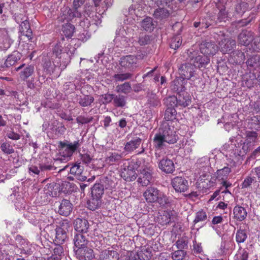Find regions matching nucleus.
Listing matches in <instances>:
<instances>
[{
	"instance_id": "obj_1",
	"label": "nucleus",
	"mask_w": 260,
	"mask_h": 260,
	"mask_svg": "<svg viewBox=\"0 0 260 260\" xmlns=\"http://www.w3.org/2000/svg\"><path fill=\"white\" fill-rule=\"evenodd\" d=\"M231 172V169L228 167H224L221 169L217 170L215 173V177H210L207 173H203L199 178V184L205 188H209L213 186L216 180L223 181L227 179L229 174Z\"/></svg>"
},
{
	"instance_id": "obj_2",
	"label": "nucleus",
	"mask_w": 260,
	"mask_h": 260,
	"mask_svg": "<svg viewBox=\"0 0 260 260\" xmlns=\"http://www.w3.org/2000/svg\"><path fill=\"white\" fill-rule=\"evenodd\" d=\"M81 145V142L79 140L74 142L68 141L60 142L59 153L60 157L59 159L61 161H67L69 160L74 152H75Z\"/></svg>"
},
{
	"instance_id": "obj_3",
	"label": "nucleus",
	"mask_w": 260,
	"mask_h": 260,
	"mask_svg": "<svg viewBox=\"0 0 260 260\" xmlns=\"http://www.w3.org/2000/svg\"><path fill=\"white\" fill-rule=\"evenodd\" d=\"M15 244L17 245V251L20 256L23 255H29L33 252L31 244L20 235L15 237Z\"/></svg>"
},
{
	"instance_id": "obj_4",
	"label": "nucleus",
	"mask_w": 260,
	"mask_h": 260,
	"mask_svg": "<svg viewBox=\"0 0 260 260\" xmlns=\"http://www.w3.org/2000/svg\"><path fill=\"white\" fill-rule=\"evenodd\" d=\"M140 164L139 161L131 162L127 168L123 169L121 172V177L126 181L135 180L137 177V174L135 170H138Z\"/></svg>"
},
{
	"instance_id": "obj_5",
	"label": "nucleus",
	"mask_w": 260,
	"mask_h": 260,
	"mask_svg": "<svg viewBox=\"0 0 260 260\" xmlns=\"http://www.w3.org/2000/svg\"><path fill=\"white\" fill-rule=\"evenodd\" d=\"M159 133L161 134L168 144H174L177 141L178 137L176 135V131L174 126L170 125L168 122L163 124L162 132H159Z\"/></svg>"
},
{
	"instance_id": "obj_6",
	"label": "nucleus",
	"mask_w": 260,
	"mask_h": 260,
	"mask_svg": "<svg viewBox=\"0 0 260 260\" xmlns=\"http://www.w3.org/2000/svg\"><path fill=\"white\" fill-rule=\"evenodd\" d=\"M67 60H60L59 59H54L53 61L45 58L43 64L44 70L47 74H51L54 72L56 67H61V68H65L67 66Z\"/></svg>"
},
{
	"instance_id": "obj_7",
	"label": "nucleus",
	"mask_w": 260,
	"mask_h": 260,
	"mask_svg": "<svg viewBox=\"0 0 260 260\" xmlns=\"http://www.w3.org/2000/svg\"><path fill=\"white\" fill-rule=\"evenodd\" d=\"M64 40V38L61 37L60 41L58 40L52 45V57H55L56 59L58 58L60 60H67L68 62L69 55L68 53L62 52L63 48L61 42H63Z\"/></svg>"
},
{
	"instance_id": "obj_8",
	"label": "nucleus",
	"mask_w": 260,
	"mask_h": 260,
	"mask_svg": "<svg viewBox=\"0 0 260 260\" xmlns=\"http://www.w3.org/2000/svg\"><path fill=\"white\" fill-rule=\"evenodd\" d=\"M72 228L71 223L67 220H63L56 229V238L59 242H63L67 238V232Z\"/></svg>"
},
{
	"instance_id": "obj_9",
	"label": "nucleus",
	"mask_w": 260,
	"mask_h": 260,
	"mask_svg": "<svg viewBox=\"0 0 260 260\" xmlns=\"http://www.w3.org/2000/svg\"><path fill=\"white\" fill-rule=\"evenodd\" d=\"M153 142L155 157L159 158L162 155L161 150L166 147L168 143L159 133L154 135Z\"/></svg>"
},
{
	"instance_id": "obj_10",
	"label": "nucleus",
	"mask_w": 260,
	"mask_h": 260,
	"mask_svg": "<svg viewBox=\"0 0 260 260\" xmlns=\"http://www.w3.org/2000/svg\"><path fill=\"white\" fill-rule=\"evenodd\" d=\"M171 184L175 191L177 192H184L189 187L188 181L182 177H174L172 180Z\"/></svg>"
},
{
	"instance_id": "obj_11",
	"label": "nucleus",
	"mask_w": 260,
	"mask_h": 260,
	"mask_svg": "<svg viewBox=\"0 0 260 260\" xmlns=\"http://www.w3.org/2000/svg\"><path fill=\"white\" fill-rule=\"evenodd\" d=\"M54 169V167L50 165L39 164L38 166L31 165L28 167V173L31 176L35 177L36 175H42L43 173L46 171Z\"/></svg>"
},
{
	"instance_id": "obj_12",
	"label": "nucleus",
	"mask_w": 260,
	"mask_h": 260,
	"mask_svg": "<svg viewBox=\"0 0 260 260\" xmlns=\"http://www.w3.org/2000/svg\"><path fill=\"white\" fill-rule=\"evenodd\" d=\"M194 69V66L192 62H186L179 68V73L183 80H189L193 76Z\"/></svg>"
},
{
	"instance_id": "obj_13",
	"label": "nucleus",
	"mask_w": 260,
	"mask_h": 260,
	"mask_svg": "<svg viewBox=\"0 0 260 260\" xmlns=\"http://www.w3.org/2000/svg\"><path fill=\"white\" fill-rule=\"evenodd\" d=\"M221 41L219 43V49L223 54L232 52L236 47V42L234 40L223 36Z\"/></svg>"
},
{
	"instance_id": "obj_14",
	"label": "nucleus",
	"mask_w": 260,
	"mask_h": 260,
	"mask_svg": "<svg viewBox=\"0 0 260 260\" xmlns=\"http://www.w3.org/2000/svg\"><path fill=\"white\" fill-rule=\"evenodd\" d=\"M74 250L79 260H91L95 256L93 249L87 246Z\"/></svg>"
},
{
	"instance_id": "obj_15",
	"label": "nucleus",
	"mask_w": 260,
	"mask_h": 260,
	"mask_svg": "<svg viewBox=\"0 0 260 260\" xmlns=\"http://www.w3.org/2000/svg\"><path fill=\"white\" fill-rule=\"evenodd\" d=\"M200 51L201 53L207 56L214 55L218 51L217 45L212 42H204L200 45Z\"/></svg>"
},
{
	"instance_id": "obj_16",
	"label": "nucleus",
	"mask_w": 260,
	"mask_h": 260,
	"mask_svg": "<svg viewBox=\"0 0 260 260\" xmlns=\"http://www.w3.org/2000/svg\"><path fill=\"white\" fill-rule=\"evenodd\" d=\"M11 37V34L7 30L3 29L0 37V50L6 51L10 47L13 43Z\"/></svg>"
},
{
	"instance_id": "obj_17",
	"label": "nucleus",
	"mask_w": 260,
	"mask_h": 260,
	"mask_svg": "<svg viewBox=\"0 0 260 260\" xmlns=\"http://www.w3.org/2000/svg\"><path fill=\"white\" fill-rule=\"evenodd\" d=\"M140 173L139 174L138 182L142 186L148 185L152 180L151 171L149 168H146L143 170L140 169Z\"/></svg>"
},
{
	"instance_id": "obj_18",
	"label": "nucleus",
	"mask_w": 260,
	"mask_h": 260,
	"mask_svg": "<svg viewBox=\"0 0 260 260\" xmlns=\"http://www.w3.org/2000/svg\"><path fill=\"white\" fill-rule=\"evenodd\" d=\"M137 62V58L133 55H127L120 58L121 67L128 70H133Z\"/></svg>"
},
{
	"instance_id": "obj_19",
	"label": "nucleus",
	"mask_w": 260,
	"mask_h": 260,
	"mask_svg": "<svg viewBox=\"0 0 260 260\" xmlns=\"http://www.w3.org/2000/svg\"><path fill=\"white\" fill-rule=\"evenodd\" d=\"M74 228L76 233L86 234L89 230L90 225L86 219L78 218L74 221Z\"/></svg>"
},
{
	"instance_id": "obj_20",
	"label": "nucleus",
	"mask_w": 260,
	"mask_h": 260,
	"mask_svg": "<svg viewBox=\"0 0 260 260\" xmlns=\"http://www.w3.org/2000/svg\"><path fill=\"white\" fill-rule=\"evenodd\" d=\"M16 71H20L19 73L20 78L25 80L32 75L34 72V67L32 65H26L23 63L15 69Z\"/></svg>"
},
{
	"instance_id": "obj_21",
	"label": "nucleus",
	"mask_w": 260,
	"mask_h": 260,
	"mask_svg": "<svg viewBox=\"0 0 260 260\" xmlns=\"http://www.w3.org/2000/svg\"><path fill=\"white\" fill-rule=\"evenodd\" d=\"M118 253L111 248L102 250L98 260H119Z\"/></svg>"
},
{
	"instance_id": "obj_22",
	"label": "nucleus",
	"mask_w": 260,
	"mask_h": 260,
	"mask_svg": "<svg viewBox=\"0 0 260 260\" xmlns=\"http://www.w3.org/2000/svg\"><path fill=\"white\" fill-rule=\"evenodd\" d=\"M158 167L162 172L167 173H172L175 171V165L173 160L168 158H164L158 164Z\"/></svg>"
},
{
	"instance_id": "obj_23",
	"label": "nucleus",
	"mask_w": 260,
	"mask_h": 260,
	"mask_svg": "<svg viewBox=\"0 0 260 260\" xmlns=\"http://www.w3.org/2000/svg\"><path fill=\"white\" fill-rule=\"evenodd\" d=\"M73 210V205L68 200L64 199L61 201L58 206V212L62 216H68Z\"/></svg>"
},
{
	"instance_id": "obj_24",
	"label": "nucleus",
	"mask_w": 260,
	"mask_h": 260,
	"mask_svg": "<svg viewBox=\"0 0 260 260\" xmlns=\"http://www.w3.org/2000/svg\"><path fill=\"white\" fill-rule=\"evenodd\" d=\"M160 191L155 187H148L144 192L143 196L148 203H155Z\"/></svg>"
},
{
	"instance_id": "obj_25",
	"label": "nucleus",
	"mask_w": 260,
	"mask_h": 260,
	"mask_svg": "<svg viewBox=\"0 0 260 260\" xmlns=\"http://www.w3.org/2000/svg\"><path fill=\"white\" fill-rule=\"evenodd\" d=\"M74 249L82 248L86 246L88 243V240L83 234L75 233L73 238Z\"/></svg>"
},
{
	"instance_id": "obj_26",
	"label": "nucleus",
	"mask_w": 260,
	"mask_h": 260,
	"mask_svg": "<svg viewBox=\"0 0 260 260\" xmlns=\"http://www.w3.org/2000/svg\"><path fill=\"white\" fill-rule=\"evenodd\" d=\"M190 61L192 62L193 66H194V68H202L207 64H208L209 61V58L206 56H202V55H197L196 56H190Z\"/></svg>"
},
{
	"instance_id": "obj_27",
	"label": "nucleus",
	"mask_w": 260,
	"mask_h": 260,
	"mask_svg": "<svg viewBox=\"0 0 260 260\" xmlns=\"http://www.w3.org/2000/svg\"><path fill=\"white\" fill-rule=\"evenodd\" d=\"M254 39V34L250 31L243 30L238 36V41L241 45L247 46L249 45Z\"/></svg>"
},
{
	"instance_id": "obj_28",
	"label": "nucleus",
	"mask_w": 260,
	"mask_h": 260,
	"mask_svg": "<svg viewBox=\"0 0 260 260\" xmlns=\"http://www.w3.org/2000/svg\"><path fill=\"white\" fill-rule=\"evenodd\" d=\"M17 249V245L15 244V239L14 241H11V243L5 244L1 248L2 251L5 252L6 255L10 256L19 255Z\"/></svg>"
},
{
	"instance_id": "obj_29",
	"label": "nucleus",
	"mask_w": 260,
	"mask_h": 260,
	"mask_svg": "<svg viewBox=\"0 0 260 260\" xmlns=\"http://www.w3.org/2000/svg\"><path fill=\"white\" fill-rule=\"evenodd\" d=\"M83 168L79 164H74L70 168V174L74 175L75 178L81 181H85L87 177L83 174Z\"/></svg>"
},
{
	"instance_id": "obj_30",
	"label": "nucleus",
	"mask_w": 260,
	"mask_h": 260,
	"mask_svg": "<svg viewBox=\"0 0 260 260\" xmlns=\"http://www.w3.org/2000/svg\"><path fill=\"white\" fill-rule=\"evenodd\" d=\"M173 211L165 210L162 211L158 217V222L161 225H166L172 222L173 219Z\"/></svg>"
},
{
	"instance_id": "obj_31",
	"label": "nucleus",
	"mask_w": 260,
	"mask_h": 260,
	"mask_svg": "<svg viewBox=\"0 0 260 260\" xmlns=\"http://www.w3.org/2000/svg\"><path fill=\"white\" fill-rule=\"evenodd\" d=\"M22 53L18 51H13L11 54L8 55L6 59L3 67L9 68L14 66L22 57Z\"/></svg>"
},
{
	"instance_id": "obj_32",
	"label": "nucleus",
	"mask_w": 260,
	"mask_h": 260,
	"mask_svg": "<svg viewBox=\"0 0 260 260\" xmlns=\"http://www.w3.org/2000/svg\"><path fill=\"white\" fill-rule=\"evenodd\" d=\"M142 142V139L140 138L136 137L132 140L126 142L124 146V150L130 152L133 151L138 148Z\"/></svg>"
},
{
	"instance_id": "obj_33",
	"label": "nucleus",
	"mask_w": 260,
	"mask_h": 260,
	"mask_svg": "<svg viewBox=\"0 0 260 260\" xmlns=\"http://www.w3.org/2000/svg\"><path fill=\"white\" fill-rule=\"evenodd\" d=\"M234 218L236 220L242 221L247 217V212L244 207L236 206L233 209Z\"/></svg>"
},
{
	"instance_id": "obj_34",
	"label": "nucleus",
	"mask_w": 260,
	"mask_h": 260,
	"mask_svg": "<svg viewBox=\"0 0 260 260\" xmlns=\"http://www.w3.org/2000/svg\"><path fill=\"white\" fill-rule=\"evenodd\" d=\"M177 98L178 106L185 107L191 103V98L190 95L185 91L180 93Z\"/></svg>"
},
{
	"instance_id": "obj_35",
	"label": "nucleus",
	"mask_w": 260,
	"mask_h": 260,
	"mask_svg": "<svg viewBox=\"0 0 260 260\" xmlns=\"http://www.w3.org/2000/svg\"><path fill=\"white\" fill-rule=\"evenodd\" d=\"M147 98V104L149 106V108H155L160 106V99L156 94L153 92H148Z\"/></svg>"
},
{
	"instance_id": "obj_36",
	"label": "nucleus",
	"mask_w": 260,
	"mask_h": 260,
	"mask_svg": "<svg viewBox=\"0 0 260 260\" xmlns=\"http://www.w3.org/2000/svg\"><path fill=\"white\" fill-rule=\"evenodd\" d=\"M27 18L28 17H15V21L19 23L20 30L22 32L30 30V24Z\"/></svg>"
},
{
	"instance_id": "obj_37",
	"label": "nucleus",
	"mask_w": 260,
	"mask_h": 260,
	"mask_svg": "<svg viewBox=\"0 0 260 260\" xmlns=\"http://www.w3.org/2000/svg\"><path fill=\"white\" fill-rule=\"evenodd\" d=\"M142 27L146 31H151L156 26V22L151 17H146L142 22Z\"/></svg>"
},
{
	"instance_id": "obj_38",
	"label": "nucleus",
	"mask_w": 260,
	"mask_h": 260,
	"mask_svg": "<svg viewBox=\"0 0 260 260\" xmlns=\"http://www.w3.org/2000/svg\"><path fill=\"white\" fill-rule=\"evenodd\" d=\"M67 23L62 25V30L64 35L67 38H71L75 31V27L73 25L68 22V20H66Z\"/></svg>"
},
{
	"instance_id": "obj_39",
	"label": "nucleus",
	"mask_w": 260,
	"mask_h": 260,
	"mask_svg": "<svg viewBox=\"0 0 260 260\" xmlns=\"http://www.w3.org/2000/svg\"><path fill=\"white\" fill-rule=\"evenodd\" d=\"M125 97L121 94H114L113 104L116 107H123L126 105Z\"/></svg>"
},
{
	"instance_id": "obj_40",
	"label": "nucleus",
	"mask_w": 260,
	"mask_h": 260,
	"mask_svg": "<svg viewBox=\"0 0 260 260\" xmlns=\"http://www.w3.org/2000/svg\"><path fill=\"white\" fill-rule=\"evenodd\" d=\"M94 98L91 95H83L81 96L78 99V103L82 107H88L91 105L93 102Z\"/></svg>"
},
{
	"instance_id": "obj_41",
	"label": "nucleus",
	"mask_w": 260,
	"mask_h": 260,
	"mask_svg": "<svg viewBox=\"0 0 260 260\" xmlns=\"http://www.w3.org/2000/svg\"><path fill=\"white\" fill-rule=\"evenodd\" d=\"M115 90L118 93L128 94L131 92L132 87L129 82H126L123 84L116 86Z\"/></svg>"
},
{
	"instance_id": "obj_42",
	"label": "nucleus",
	"mask_w": 260,
	"mask_h": 260,
	"mask_svg": "<svg viewBox=\"0 0 260 260\" xmlns=\"http://www.w3.org/2000/svg\"><path fill=\"white\" fill-rule=\"evenodd\" d=\"M246 64L248 67L256 69L260 66V56L255 55L250 57L247 61Z\"/></svg>"
},
{
	"instance_id": "obj_43",
	"label": "nucleus",
	"mask_w": 260,
	"mask_h": 260,
	"mask_svg": "<svg viewBox=\"0 0 260 260\" xmlns=\"http://www.w3.org/2000/svg\"><path fill=\"white\" fill-rule=\"evenodd\" d=\"M104 193L103 186L100 184H95L91 189V197L102 198Z\"/></svg>"
},
{
	"instance_id": "obj_44",
	"label": "nucleus",
	"mask_w": 260,
	"mask_h": 260,
	"mask_svg": "<svg viewBox=\"0 0 260 260\" xmlns=\"http://www.w3.org/2000/svg\"><path fill=\"white\" fill-rule=\"evenodd\" d=\"M177 112L173 107H168L165 113V119L166 120L172 121L176 119Z\"/></svg>"
},
{
	"instance_id": "obj_45",
	"label": "nucleus",
	"mask_w": 260,
	"mask_h": 260,
	"mask_svg": "<svg viewBox=\"0 0 260 260\" xmlns=\"http://www.w3.org/2000/svg\"><path fill=\"white\" fill-rule=\"evenodd\" d=\"M247 238V235L245 230L239 229L237 231L235 239L238 244L244 243Z\"/></svg>"
},
{
	"instance_id": "obj_46",
	"label": "nucleus",
	"mask_w": 260,
	"mask_h": 260,
	"mask_svg": "<svg viewBox=\"0 0 260 260\" xmlns=\"http://www.w3.org/2000/svg\"><path fill=\"white\" fill-rule=\"evenodd\" d=\"M101 198L92 197L88 203V207L91 210H95L101 206Z\"/></svg>"
},
{
	"instance_id": "obj_47",
	"label": "nucleus",
	"mask_w": 260,
	"mask_h": 260,
	"mask_svg": "<svg viewBox=\"0 0 260 260\" xmlns=\"http://www.w3.org/2000/svg\"><path fill=\"white\" fill-rule=\"evenodd\" d=\"M132 74L130 73H117L113 76L114 80L116 82H122L124 80L129 79L132 77Z\"/></svg>"
},
{
	"instance_id": "obj_48",
	"label": "nucleus",
	"mask_w": 260,
	"mask_h": 260,
	"mask_svg": "<svg viewBox=\"0 0 260 260\" xmlns=\"http://www.w3.org/2000/svg\"><path fill=\"white\" fill-rule=\"evenodd\" d=\"M138 259L139 260H149L151 258V252L149 249L143 248L138 252Z\"/></svg>"
},
{
	"instance_id": "obj_49",
	"label": "nucleus",
	"mask_w": 260,
	"mask_h": 260,
	"mask_svg": "<svg viewBox=\"0 0 260 260\" xmlns=\"http://www.w3.org/2000/svg\"><path fill=\"white\" fill-rule=\"evenodd\" d=\"M181 37L179 35L175 36L171 40L170 47L174 49H177L181 46Z\"/></svg>"
},
{
	"instance_id": "obj_50",
	"label": "nucleus",
	"mask_w": 260,
	"mask_h": 260,
	"mask_svg": "<svg viewBox=\"0 0 260 260\" xmlns=\"http://www.w3.org/2000/svg\"><path fill=\"white\" fill-rule=\"evenodd\" d=\"M186 254V252L184 250L178 249L171 253V257L173 260H182Z\"/></svg>"
},
{
	"instance_id": "obj_51",
	"label": "nucleus",
	"mask_w": 260,
	"mask_h": 260,
	"mask_svg": "<svg viewBox=\"0 0 260 260\" xmlns=\"http://www.w3.org/2000/svg\"><path fill=\"white\" fill-rule=\"evenodd\" d=\"M197 165L199 168L209 170V159L207 157H203L198 160Z\"/></svg>"
},
{
	"instance_id": "obj_52",
	"label": "nucleus",
	"mask_w": 260,
	"mask_h": 260,
	"mask_svg": "<svg viewBox=\"0 0 260 260\" xmlns=\"http://www.w3.org/2000/svg\"><path fill=\"white\" fill-rule=\"evenodd\" d=\"M165 100V103L168 106V107H173L175 108V107L178 106V102L177 98L175 96H169Z\"/></svg>"
},
{
	"instance_id": "obj_53",
	"label": "nucleus",
	"mask_w": 260,
	"mask_h": 260,
	"mask_svg": "<svg viewBox=\"0 0 260 260\" xmlns=\"http://www.w3.org/2000/svg\"><path fill=\"white\" fill-rule=\"evenodd\" d=\"M2 151L5 154H10L14 152L13 146L9 143L4 142L0 147Z\"/></svg>"
},
{
	"instance_id": "obj_54",
	"label": "nucleus",
	"mask_w": 260,
	"mask_h": 260,
	"mask_svg": "<svg viewBox=\"0 0 260 260\" xmlns=\"http://www.w3.org/2000/svg\"><path fill=\"white\" fill-rule=\"evenodd\" d=\"M155 202L158 203L160 206H165L166 205L169 203V200L167 196L160 191Z\"/></svg>"
},
{
	"instance_id": "obj_55",
	"label": "nucleus",
	"mask_w": 260,
	"mask_h": 260,
	"mask_svg": "<svg viewBox=\"0 0 260 260\" xmlns=\"http://www.w3.org/2000/svg\"><path fill=\"white\" fill-rule=\"evenodd\" d=\"M246 141L248 142H255L257 138V133L253 131H246L245 133Z\"/></svg>"
},
{
	"instance_id": "obj_56",
	"label": "nucleus",
	"mask_w": 260,
	"mask_h": 260,
	"mask_svg": "<svg viewBox=\"0 0 260 260\" xmlns=\"http://www.w3.org/2000/svg\"><path fill=\"white\" fill-rule=\"evenodd\" d=\"M207 218V216L205 212L203 210H200L196 213V218L193 220L194 224L201 221H205Z\"/></svg>"
},
{
	"instance_id": "obj_57",
	"label": "nucleus",
	"mask_w": 260,
	"mask_h": 260,
	"mask_svg": "<svg viewBox=\"0 0 260 260\" xmlns=\"http://www.w3.org/2000/svg\"><path fill=\"white\" fill-rule=\"evenodd\" d=\"M256 183V178L254 176H247L242 183V187L246 188L250 187L252 183Z\"/></svg>"
},
{
	"instance_id": "obj_58",
	"label": "nucleus",
	"mask_w": 260,
	"mask_h": 260,
	"mask_svg": "<svg viewBox=\"0 0 260 260\" xmlns=\"http://www.w3.org/2000/svg\"><path fill=\"white\" fill-rule=\"evenodd\" d=\"M248 4L245 2H241L236 5L235 9L239 15H243L247 9Z\"/></svg>"
},
{
	"instance_id": "obj_59",
	"label": "nucleus",
	"mask_w": 260,
	"mask_h": 260,
	"mask_svg": "<svg viewBox=\"0 0 260 260\" xmlns=\"http://www.w3.org/2000/svg\"><path fill=\"white\" fill-rule=\"evenodd\" d=\"M196 142L192 139L187 140L185 143L182 145L185 151L189 153L192 151V147L194 146Z\"/></svg>"
},
{
	"instance_id": "obj_60",
	"label": "nucleus",
	"mask_w": 260,
	"mask_h": 260,
	"mask_svg": "<svg viewBox=\"0 0 260 260\" xmlns=\"http://www.w3.org/2000/svg\"><path fill=\"white\" fill-rule=\"evenodd\" d=\"M121 158V155L116 153H112L110 154V155L107 157L106 158V161L110 164H113L114 162H117L119 161Z\"/></svg>"
},
{
	"instance_id": "obj_61",
	"label": "nucleus",
	"mask_w": 260,
	"mask_h": 260,
	"mask_svg": "<svg viewBox=\"0 0 260 260\" xmlns=\"http://www.w3.org/2000/svg\"><path fill=\"white\" fill-rule=\"evenodd\" d=\"M188 242L184 239H178L175 243V245L178 249L184 250L187 248Z\"/></svg>"
},
{
	"instance_id": "obj_62",
	"label": "nucleus",
	"mask_w": 260,
	"mask_h": 260,
	"mask_svg": "<svg viewBox=\"0 0 260 260\" xmlns=\"http://www.w3.org/2000/svg\"><path fill=\"white\" fill-rule=\"evenodd\" d=\"M169 15L168 10L164 8H158L155 10L153 16H168Z\"/></svg>"
},
{
	"instance_id": "obj_63",
	"label": "nucleus",
	"mask_w": 260,
	"mask_h": 260,
	"mask_svg": "<svg viewBox=\"0 0 260 260\" xmlns=\"http://www.w3.org/2000/svg\"><path fill=\"white\" fill-rule=\"evenodd\" d=\"M90 38V35L85 29H84L82 32L78 35V40L83 42H86Z\"/></svg>"
},
{
	"instance_id": "obj_64",
	"label": "nucleus",
	"mask_w": 260,
	"mask_h": 260,
	"mask_svg": "<svg viewBox=\"0 0 260 260\" xmlns=\"http://www.w3.org/2000/svg\"><path fill=\"white\" fill-rule=\"evenodd\" d=\"M92 117H87L81 115L77 117L76 121L78 123L83 124L89 123L92 120Z\"/></svg>"
}]
</instances>
